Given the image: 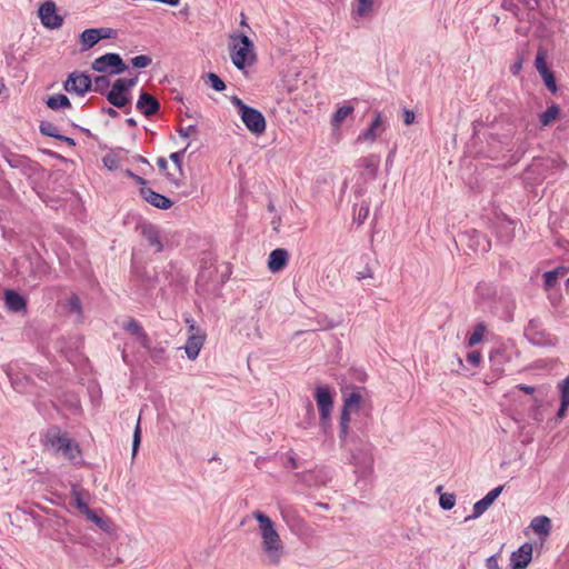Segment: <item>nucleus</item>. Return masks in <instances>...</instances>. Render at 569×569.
Masks as SVG:
<instances>
[{
	"label": "nucleus",
	"instance_id": "nucleus-21",
	"mask_svg": "<svg viewBox=\"0 0 569 569\" xmlns=\"http://www.w3.org/2000/svg\"><path fill=\"white\" fill-rule=\"evenodd\" d=\"M204 342V336L203 335H197L192 333L189 336L187 343L184 346V351L190 360H194L200 352V349L202 348Z\"/></svg>",
	"mask_w": 569,
	"mask_h": 569
},
{
	"label": "nucleus",
	"instance_id": "nucleus-11",
	"mask_svg": "<svg viewBox=\"0 0 569 569\" xmlns=\"http://www.w3.org/2000/svg\"><path fill=\"white\" fill-rule=\"evenodd\" d=\"M4 160L10 168L20 170L24 176H32L38 168V163L36 161L23 154L7 152L4 154Z\"/></svg>",
	"mask_w": 569,
	"mask_h": 569
},
{
	"label": "nucleus",
	"instance_id": "nucleus-3",
	"mask_svg": "<svg viewBox=\"0 0 569 569\" xmlns=\"http://www.w3.org/2000/svg\"><path fill=\"white\" fill-rule=\"evenodd\" d=\"M343 405L339 422V439L345 445H349V423L351 413H358L363 411L368 416V411L365 410L363 398L360 392V388L351 387V392L347 393L342 391Z\"/></svg>",
	"mask_w": 569,
	"mask_h": 569
},
{
	"label": "nucleus",
	"instance_id": "nucleus-49",
	"mask_svg": "<svg viewBox=\"0 0 569 569\" xmlns=\"http://www.w3.org/2000/svg\"><path fill=\"white\" fill-rule=\"evenodd\" d=\"M103 164L109 170H117L119 168V159L113 153H107L103 159Z\"/></svg>",
	"mask_w": 569,
	"mask_h": 569
},
{
	"label": "nucleus",
	"instance_id": "nucleus-64",
	"mask_svg": "<svg viewBox=\"0 0 569 569\" xmlns=\"http://www.w3.org/2000/svg\"><path fill=\"white\" fill-rule=\"evenodd\" d=\"M415 112L409 110V109H405L403 110V122L405 124L409 126V124H412L415 122Z\"/></svg>",
	"mask_w": 569,
	"mask_h": 569
},
{
	"label": "nucleus",
	"instance_id": "nucleus-17",
	"mask_svg": "<svg viewBox=\"0 0 569 569\" xmlns=\"http://www.w3.org/2000/svg\"><path fill=\"white\" fill-rule=\"evenodd\" d=\"M289 260V252L283 248L272 250L268 259V268L271 272L276 273L281 271Z\"/></svg>",
	"mask_w": 569,
	"mask_h": 569
},
{
	"label": "nucleus",
	"instance_id": "nucleus-45",
	"mask_svg": "<svg viewBox=\"0 0 569 569\" xmlns=\"http://www.w3.org/2000/svg\"><path fill=\"white\" fill-rule=\"evenodd\" d=\"M147 350L149 351L150 358L154 363L161 365L167 360L166 350L163 347H151L150 346V348Z\"/></svg>",
	"mask_w": 569,
	"mask_h": 569
},
{
	"label": "nucleus",
	"instance_id": "nucleus-15",
	"mask_svg": "<svg viewBox=\"0 0 569 569\" xmlns=\"http://www.w3.org/2000/svg\"><path fill=\"white\" fill-rule=\"evenodd\" d=\"M136 107L147 118H151L160 111V102L146 91H141Z\"/></svg>",
	"mask_w": 569,
	"mask_h": 569
},
{
	"label": "nucleus",
	"instance_id": "nucleus-30",
	"mask_svg": "<svg viewBox=\"0 0 569 569\" xmlns=\"http://www.w3.org/2000/svg\"><path fill=\"white\" fill-rule=\"evenodd\" d=\"M8 377L11 381V386L16 391L21 393L28 391V385L30 383V379L28 377L20 373L10 372H8Z\"/></svg>",
	"mask_w": 569,
	"mask_h": 569
},
{
	"label": "nucleus",
	"instance_id": "nucleus-63",
	"mask_svg": "<svg viewBox=\"0 0 569 569\" xmlns=\"http://www.w3.org/2000/svg\"><path fill=\"white\" fill-rule=\"evenodd\" d=\"M126 174L128 177H130L131 179H133L138 184H140L141 187H146L147 184V180L136 173H133L131 170L127 169L126 170Z\"/></svg>",
	"mask_w": 569,
	"mask_h": 569
},
{
	"label": "nucleus",
	"instance_id": "nucleus-55",
	"mask_svg": "<svg viewBox=\"0 0 569 569\" xmlns=\"http://www.w3.org/2000/svg\"><path fill=\"white\" fill-rule=\"evenodd\" d=\"M358 281H362L367 278H373V270L369 266V262H366L365 269L362 271H358L356 274Z\"/></svg>",
	"mask_w": 569,
	"mask_h": 569
},
{
	"label": "nucleus",
	"instance_id": "nucleus-1",
	"mask_svg": "<svg viewBox=\"0 0 569 569\" xmlns=\"http://www.w3.org/2000/svg\"><path fill=\"white\" fill-rule=\"evenodd\" d=\"M252 516L259 523L263 552L268 556L270 563L278 565L283 552V543L276 530L274 523L262 511L257 510Z\"/></svg>",
	"mask_w": 569,
	"mask_h": 569
},
{
	"label": "nucleus",
	"instance_id": "nucleus-27",
	"mask_svg": "<svg viewBox=\"0 0 569 569\" xmlns=\"http://www.w3.org/2000/svg\"><path fill=\"white\" fill-rule=\"evenodd\" d=\"M46 104L48 108H50L52 110H58L61 108H71V102H70L69 98L63 93H56V94L50 96L46 100Z\"/></svg>",
	"mask_w": 569,
	"mask_h": 569
},
{
	"label": "nucleus",
	"instance_id": "nucleus-20",
	"mask_svg": "<svg viewBox=\"0 0 569 569\" xmlns=\"http://www.w3.org/2000/svg\"><path fill=\"white\" fill-rule=\"evenodd\" d=\"M532 559V546L528 542L521 545L510 556V565H525L527 567Z\"/></svg>",
	"mask_w": 569,
	"mask_h": 569
},
{
	"label": "nucleus",
	"instance_id": "nucleus-2",
	"mask_svg": "<svg viewBox=\"0 0 569 569\" xmlns=\"http://www.w3.org/2000/svg\"><path fill=\"white\" fill-rule=\"evenodd\" d=\"M43 447L53 453H62L69 460H76L81 457V450L74 440L62 432L60 427L51 426L42 438Z\"/></svg>",
	"mask_w": 569,
	"mask_h": 569
},
{
	"label": "nucleus",
	"instance_id": "nucleus-26",
	"mask_svg": "<svg viewBox=\"0 0 569 569\" xmlns=\"http://www.w3.org/2000/svg\"><path fill=\"white\" fill-rule=\"evenodd\" d=\"M507 355L503 349L497 348L492 349L489 353V361L491 363V368L501 373L503 371V363L507 361Z\"/></svg>",
	"mask_w": 569,
	"mask_h": 569
},
{
	"label": "nucleus",
	"instance_id": "nucleus-25",
	"mask_svg": "<svg viewBox=\"0 0 569 569\" xmlns=\"http://www.w3.org/2000/svg\"><path fill=\"white\" fill-rule=\"evenodd\" d=\"M382 123V117L380 111H375V118L372 119L369 128L359 134L358 140L375 141L377 138V128Z\"/></svg>",
	"mask_w": 569,
	"mask_h": 569
},
{
	"label": "nucleus",
	"instance_id": "nucleus-35",
	"mask_svg": "<svg viewBox=\"0 0 569 569\" xmlns=\"http://www.w3.org/2000/svg\"><path fill=\"white\" fill-rule=\"evenodd\" d=\"M568 273L565 268H557L555 270H550L543 273L545 286L546 288H552L556 286L559 277H566Z\"/></svg>",
	"mask_w": 569,
	"mask_h": 569
},
{
	"label": "nucleus",
	"instance_id": "nucleus-31",
	"mask_svg": "<svg viewBox=\"0 0 569 569\" xmlns=\"http://www.w3.org/2000/svg\"><path fill=\"white\" fill-rule=\"evenodd\" d=\"M560 116V108L558 104L556 103H552L551 106H549L546 111H543L540 116H539V120H540V123L543 126V127H547L549 126L553 120H556L558 117Z\"/></svg>",
	"mask_w": 569,
	"mask_h": 569
},
{
	"label": "nucleus",
	"instance_id": "nucleus-24",
	"mask_svg": "<svg viewBox=\"0 0 569 569\" xmlns=\"http://www.w3.org/2000/svg\"><path fill=\"white\" fill-rule=\"evenodd\" d=\"M530 528L539 536H548L551 531V520L547 516H537L531 520Z\"/></svg>",
	"mask_w": 569,
	"mask_h": 569
},
{
	"label": "nucleus",
	"instance_id": "nucleus-7",
	"mask_svg": "<svg viewBox=\"0 0 569 569\" xmlns=\"http://www.w3.org/2000/svg\"><path fill=\"white\" fill-rule=\"evenodd\" d=\"M565 167L566 162L560 157L535 158L526 171L545 179L548 172L562 170Z\"/></svg>",
	"mask_w": 569,
	"mask_h": 569
},
{
	"label": "nucleus",
	"instance_id": "nucleus-43",
	"mask_svg": "<svg viewBox=\"0 0 569 569\" xmlns=\"http://www.w3.org/2000/svg\"><path fill=\"white\" fill-rule=\"evenodd\" d=\"M206 78H207V83L214 90V91H218V92H221L226 89V83L224 81L218 76L214 72H208L206 74Z\"/></svg>",
	"mask_w": 569,
	"mask_h": 569
},
{
	"label": "nucleus",
	"instance_id": "nucleus-46",
	"mask_svg": "<svg viewBox=\"0 0 569 569\" xmlns=\"http://www.w3.org/2000/svg\"><path fill=\"white\" fill-rule=\"evenodd\" d=\"M456 505V496L453 493H441L439 497V506L443 510H451Z\"/></svg>",
	"mask_w": 569,
	"mask_h": 569
},
{
	"label": "nucleus",
	"instance_id": "nucleus-28",
	"mask_svg": "<svg viewBox=\"0 0 569 569\" xmlns=\"http://www.w3.org/2000/svg\"><path fill=\"white\" fill-rule=\"evenodd\" d=\"M380 164V157L377 154H369L360 159V167L372 177L376 176Z\"/></svg>",
	"mask_w": 569,
	"mask_h": 569
},
{
	"label": "nucleus",
	"instance_id": "nucleus-47",
	"mask_svg": "<svg viewBox=\"0 0 569 569\" xmlns=\"http://www.w3.org/2000/svg\"><path fill=\"white\" fill-rule=\"evenodd\" d=\"M152 59L150 56L140 54L131 59V64L133 68L143 69L151 64Z\"/></svg>",
	"mask_w": 569,
	"mask_h": 569
},
{
	"label": "nucleus",
	"instance_id": "nucleus-41",
	"mask_svg": "<svg viewBox=\"0 0 569 569\" xmlns=\"http://www.w3.org/2000/svg\"><path fill=\"white\" fill-rule=\"evenodd\" d=\"M93 90L100 94H106L110 87V79L108 76H97L92 80Z\"/></svg>",
	"mask_w": 569,
	"mask_h": 569
},
{
	"label": "nucleus",
	"instance_id": "nucleus-5",
	"mask_svg": "<svg viewBox=\"0 0 569 569\" xmlns=\"http://www.w3.org/2000/svg\"><path fill=\"white\" fill-rule=\"evenodd\" d=\"M231 103L238 109L246 128L253 134L260 136L266 131L267 122L261 111L246 104L239 97H231Z\"/></svg>",
	"mask_w": 569,
	"mask_h": 569
},
{
	"label": "nucleus",
	"instance_id": "nucleus-53",
	"mask_svg": "<svg viewBox=\"0 0 569 569\" xmlns=\"http://www.w3.org/2000/svg\"><path fill=\"white\" fill-rule=\"evenodd\" d=\"M369 204L363 202L357 213V221L359 224L363 223L369 216Z\"/></svg>",
	"mask_w": 569,
	"mask_h": 569
},
{
	"label": "nucleus",
	"instance_id": "nucleus-39",
	"mask_svg": "<svg viewBox=\"0 0 569 569\" xmlns=\"http://www.w3.org/2000/svg\"><path fill=\"white\" fill-rule=\"evenodd\" d=\"M486 330H487L486 323L478 322L475 326L473 332L468 338V346L473 347V346L478 345L482 340L483 333Z\"/></svg>",
	"mask_w": 569,
	"mask_h": 569
},
{
	"label": "nucleus",
	"instance_id": "nucleus-61",
	"mask_svg": "<svg viewBox=\"0 0 569 569\" xmlns=\"http://www.w3.org/2000/svg\"><path fill=\"white\" fill-rule=\"evenodd\" d=\"M477 292L485 297H489L493 293V291L491 290L490 286H488L487 283H478L477 288H476Z\"/></svg>",
	"mask_w": 569,
	"mask_h": 569
},
{
	"label": "nucleus",
	"instance_id": "nucleus-19",
	"mask_svg": "<svg viewBox=\"0 0 569 569\" xmlns=\"http://www.w3.org/2000/svg\"><path fill=\"white\" fill-rule=\"evenodd\" d=\"M467 234L470 238V248H472L476 251H481L483 253L490 250L491 242L486 234L475 229L470 230Z\"/></svg>",
	"mask_w": 569,
	"mask_h": 569
},
{
	"label": "nucleus",
	"instance_id": "nucleus-8",
	"mask_svg": "<svg viewBox=\"0 0 569 569\" xmlns=\"http://www.w3.org/2000/svg\"><path fill=\"white\" fill-rule=\"evenodd\" d=\"M67 92L84 96L92 90V79L87 73L71 72L63 83Z\"/></svg>",
	"mask_w": 569,
	"mask_h": 569
},
{
	"label": "nucleus",
	"instance_id": "nucleus-32",
	"mask_svg": "<svg viewBox=\"0 0 569 569\" xmlns=\"http://www.w3.org/2000/svg\"><path fill=\"white\" fill-rule=\"evenodd\" d=\"M501 8L510 11L519 21H526V19H529V16L522 12L519 3L516 0H502Z\"/></svg>",
	"mask_w": 569,
	"mask_h": 569
},
{
	"label": "nucleus",
	"instance_id": "nucleus-38",
	"mask_svg": "<svg viewBox=\"0 0 569 569\" xmlns=\"http://www.w3.org/2000/svg\"><path fill=\"white\" fill-rule=\"evenodd\" d=\"M353 111L352 106H342L338 108L332 114L331 124L333 127H339L342 121Z\"/></svg>",
	"mask_w": 569,
	"mask_h": 569
},
{
	"label": "nucleus",
	"instance_id": "nucleus-62",
	"mask_svg": "<svg viewBox=\"0 0 569 569\" xmlns=\"http://www.w3.org/2000/svg\"><path fill=\"white\" fill-rule=\"evenodd\" d=\"M568 407H569V399L560 398V406H559V409L557 411V417L558 418L565 417Z\"/></svg>",
	"mask_w": 569,
	"mask_h": 569
},
{
	"label": "nucleus",
	"instance_id": "nucleus-52",
	"mask_svg": "<svg viewBox=\"0 0 569 569\" xmlns=\"http://www.w3.org/2000/svg\"><path fill=\"white\" fill-rule=\"evenodd\" d=\"M108 92L129 93V89L127 88L123 78H119L113 82L111 89Z\"/></svg>",
	"mask_w": 569,
	"mask_h": 569
},
{
	"label": "nucleus",
	"instance_id": "nucleus-58",
	"mask_svg": "<svg viewBox=\"0 0 569 569\" xmlns=\"http://www.w3.org/2000/svg\"><path fill=\"white\" fill-rule=\"evenodd\" d=\"M178 132L181 138H189L191 134L198 132V129L196 124H190L186 128H180Z\"/></svg>",
	"mask_w": 569,
	"mask_h": 569
},
{
	"label": "nucleus",
	"instance_id": "nucleus-42",
	"mask_svg": "<svg viewBox=\"0 0 569 569\" xmlns=\"http://www.w3.org/2000/svg\"><path fill=\"white\" fill-rule=\"evenodd\" d=\"M547 50L543 47H539L535 60V67L538 73H541L549 69L547 66Z\"/></svg>",
	"mask_w": 569,
	"mask_h": 569
},
{
	"label": "nucleus",
	"instance_id": "nucleus-36",
	"mask_svg": "<svg viewBox=\"0 0 569 569\" xmlns=\"http://www.w3.org/2000/svg\"><path fill=\"white\" fill-rule=\"evenodd\" d=\"M87 519L94 522L104 532H111L112 523L108 518L98 516L92 509L91 513L86 515Z\"/></svg>",
	"mask_w": 569,
	"mask_h": 569
},
{
	"label": "nucleus",
	"instance_id": "nucleus-10",
	"mask_svg": "<svg viewBox=\"0 0 569 569\" xmlns=\"http://www.w3.org/2000/svg\"><path fill=\"white\" fill-rule=\"evenodd\" d=\"M38 12L41 23L48 29H58L63 23V18L57 13L56 3L51 0L42 3Z\"/></svg>",
	"mask_w": 569,
	"mask_h": 569
},
{
	"label": "nucleus",
	"instance_id": "nucleus-56",
	"mask_svg": "<svg viewBox=\"0 0 569 569\" xmlns=\"http://www.w3.org/2000/svg\"><path fill=\"white\" fill-rule=\"evenodd\" d=\"M467 361L473 366V367H478L480 365V361H481V353L477 350H473L471 352H469L467 355Z\"/></svg>",
	"mask_w": 569,
	"mask_h": 569
},
{
	"label": "nucleus",
	"instance_id": "nucleus-51",
	"mask_svg": "<svg viewBox=\"0 0 569 569\" xmlns=\"http://www.w3.org/2000/svg\"><path fill=\"white\" fill-rule=\"evenodd\" d=\"M373 0H358V14L360 17H365L368 12L372 10Z\"/></svg>",
	"mask_w": 569,
	"mask_h": 569
},
{
	"label": "nucleus",
	"instance_id": "nucleus-29",
	"mask_svg": "<svg viewBox=\"0 0 569 569\" xmlns=\"http://www.w3.org/2000/svg\"><path fill=\"white\" fill-rule=\"evenodd\" d=\"M71 498H72V505L76 508H78L81 511V513H83V515L91 513V508L83 500L82 492L77 486H72Z\"/></svg>",
	"mask_w": 569,
	"mask_h": 569
},
{
	"label": "nucleus",
	"instance_id": "nucleus-4",
	"mask_svg": "<svg viewBox=\"0 0 569 569\" xmlns=\"http://www.w3.org/2000/svg\"><path fill=\"white\" fill-rule=\"evenodd\" d=\"M230 57L234 67L243 70L246 66H251L257 61L253 42L244 33H233L230 36Z\"/></svg>",
	"mask_w": 569,
	"mask_h": 569
},
{
	"label": "nucleus",
	"instance_id": "nucleus-13",
	"mask_svg": "<svg viewBox=\"0 0 569 569\" xmlns=\"http://www.w3.org/2000/svg\"><path fill=\"white\" fill-rule=\"evenodd\" d=\"M141 198L154 208L168 210L173 206V201L168 197L154 191L148 187H141L139 190Z\"/></svg>",
	"mask_w": 569,
	"mask_h": 569
},
{
	"label": "nucleus",
	"instance_id": "nucleus-48",
	"mask_svg": "<svg viewBox=\"0 0 569 569\" xmlns=\"http://www.w3.org/2000/svg\"><path fill=\"white\" fill-rule=\"evenodd\" d=\"M141 443V427H140V418L137 421L134 431H133V439H132V458L136 457L139 447Z\"/></svg>",
	"mask_w": 569,
	"mask_h": 569
},
{
	"label": "nucleus",
	"instance_id": "nucleus-54",
	"mask_svg": "<svg viewBox=\"0 0 569 569\" xmlns=\"http://www.w3.org/2000/svg\"><path fill=\"white\" fill-rule=\"evenodd\" d=\"M560 398L569 399V375L558 385Z\"/></svg>",
	"mask_w": 569,
	"mask_h": 569
},
{
	"label": "nucleus",
	"instance_id": "nucleus-22",
	"mask_svg": "<svg viewBox=\"0 0 569 569\" xmlns=\"http://www.w3.org/2000/svg\"><path fill=\"white\" fill-rule=\"evenodd\" d=\"M80 51H87L99 42V36L97 29L90 28L83 30L79 36Z\"/></svg>",
	"mask_w": 569,
	"mask_h": 569
},
{
	"label": "nucleus",
	"instance_id": "nucleus-12",
	"mask_svg": "<svg viewBox=\"0 0 569 569\" xmlns=\"http://www.w3.org/2000/svg\"><path fill=\"white\" fill-rule=\"evenodd\" d=\"M505 488V485L498 486L490 490L482 499L477 501L473 505L472 513L465 518V521H469L472 519L479 518L483 512L488 510V508L495 502V500L500 496Z\"/></svg>",
	"mask_w": 569,
	"mask_h": 569
},
{
	"label": "nucleus",
	"instance_id": "nucleus-18",
	"mask_svg": "<svg viewBox=\"0 0 569 569\" xmlns=\"http://www.w3.org/2000/svg\"><path fill=\"white\" fill-rule=\"evenodd\" d=\"M4 302L7 308L12 312H26L27 301L26 299L13 289L4 290Z\"/></svg>",
	"mask_w": 569,
	"mask_h": 569
},
{
	"label": "nucleus",
	"instance_id": "nucleus-23",
	"mask_svg": "<svg viewBox=\"0 0 569 569\" xmlns=\"http://www.w3.org/2000/svg\"><path fill=\"white\" fill-rule=\"evenodd\" d=\"M525 337L532 346L546 347L553 345V338L550 335H547L542 329L525 333Z\"/></svg>",
	"mask_w": 569,
	"mask_h": 569
},
{
	"label": "nucleus",
	"instance_id": "nucleus-33",
	"mask_svg": "<svg viewBox=\"0 0 569 569\" xmlns=\"http://www.w3.org/2000/svg\"><path fill=\"white\" fill-rule=\"evenodd\" d=\"M106 98L110 104L116 108L122 109L130 102L129 93H116V92H107Z\"/></svg>",
	"mask_w": 569,
	"mask_h": 569
},
{
	"label": "nucleus",
	"instance_id": "nucleus-60",
	"mask_svg": "<svg viewBox=\"0 0 569 569\" xmlns=\"http://www.w3.org/2000/svg\"><path fill=\"white\" fill-rule=\"evenodd\" d=\"M541 330V322L539 319H531L526 329H525V333H528V332H532V331H539Z\"/></svg>",
	"mask_w": 569,
	"mask_h": 569
},
{
	"label": "nucleus",
	"instance_id": "nucleus-50",
	"mask_svg": "<svg viewBox=\"0 0 569 569\" xmlns=\"http://www.w3.org/2000/svg\"><path fill=\"white\" fill-rule=\"evenodd\" d=\"M189 144L180 150V151H177V152H172L169 158L170 160L174 163V166L179 169L180 173L182 174V158L188 149Z\"/></svg>",
	"mask_w": 569,
	"mask_h": 569
},
{
	"label": "nucleus",
	"instance_id": "nucleus-34",
	"mask_svg": "<svg viewBox=\"0 0 569 569\" xmlns=\"http://www.w3.org/2000/svg\"><path fill=\"white\" fill-rule=\"evenodd\" d=\"M519 3L522 12L529 16V19H526L528 22L535 21V11L539 8V0H516Z\"/></svg>",
	"mask_w": 569,
	"mask_h": 569
},
{
	"label": "nucleus",
	"instance_id": "nucleus-40",
	"mask_svg": "<svg viewBox=\"0 0 569 569\" xmlns=\"http://www.w3.org/2000/svg\"><path fill=\"white\" fill-rule=\"evenodd\" d=\"M67 309L70 313L77 315L78 318H82L83 316L81 300L76 293H72L68 299Z\"/></svg>",
	"mask_w": 569,
	"mask_h": 569
},
{
	"label": "nucleus",
	"instance_id": "nucleus-59",
	"mask_svg": "<svg viewBox=\"0 0 569 569\" xmlns=\"http://www.w3.org/2000/svg\"><path fill=\"white\" fill-rule=\"evenodd\" d=\"M499 553H495L486 559L487 569H501L498 563Z\"/></svg>",
	"mask_w": 569,
	"mask_h": 569
},
{
	"label": "nucleus",
	"instance_id": "nucleus-57",
	"mask_svg": "<svg viewBox=\"0 0 569 569\" xmlns=\"http://www.w3.org/2000/svg\"><path fill=\"white\" fill-rule=\"evenodd\" d=\"M96 29H97V32L99 36V41L102 39H110L116 34V30L111 29V28H96Z\"/></svg>",
	"mask_w": 569,
	"mask_h": 569
},
{
	"label": "nucleus",
	"instance_id": "nucleus-6",
	"mask_svg": "<svg viewBox=\"0 0 569 569\" xmlns=\"http://www.w3.org/2000/svg\"><path fill=\"white\" fill-rule=\"evenodd\" d=\"M91 69L100 73L120 74L128 69V66L123 62L119 53L108 52L96 58L91 64Z\"/></svg>",
	"mask_w": 569,
	"mask_h": 569
},
{
	"label": "nucleus",
	"instance_id": "nucleus-16",
	"mask_svg": "<svg viewBox=\"0 0 569 569\" xmlns=\"http://www.w3.org/2000/svg\"><path fill=\"white\" fill-rule=\"evenodd\" d=\"M122 329L136 337L137 341L144 349L150 348V338L143 327L134 318H130L122 325Z\"/></svg>",
	"mask_w": 569,
	"mask_h": 569
},
{
	"label": "nucleus",
	"instance_id": "nucleus-14",
	"mask_svg": "<svg viewBox=\"0 0 569 569\" xmlns=\"http://www.w3.org/2000/svg\"><path fill=\"white\" fill-rule=\"evenodd\" d=\"M141 234L143 239L147 241L148 246L153 248L156 253H159L163 250V244L161 241L160 229L158 226L151 222H143L140 226Z\"/></svg>",
	"mask_w": 569,
	"mask_h": 569
},
{
	"label": "nucleus",
	"instance_id": "nucleus-44",
	"mask_svg": "<svg viewBox=\"0 0 569 569\" xmlns=\"http://www.w3.org/2000/svg\"><path fill=\"white\" fill-rule=\"evenodd\" d=\"M543 80V84L551 92L556 93L558 91L557 82L553 72L548 69L541 73H539Z\"/></svg>",
	"mask_w": 569,
	"mask_h": 569
},
{
	"label": "nucleus",
	"instance_id": "nucleus-9",
	"mask_svg": "<svg viewBox=\"0 0 569 569\" xmlns=\"http://www.w3.org/2000/svg\"><path fill=\"white\" fill-rule=\"evenodd\" d=\"M315 398L320 412V420L322 423H326L333 408V399L330 389L327 386H317Z\"/></svg>",
	"mask_w": 569,
	"mask_h": 569
},
{
	"label": "nucleus",
	"instance_id": "nucleus-37",
	"mask_svg": "<svg viewBox=\"0 0 569 569\" xmlns=\"http://www.w3.org/2000/svg\"><path fill=\"white\" fill-rule=\"evenodd\" d=\"M39 131L41 134L50 138H61V133L59 132L57 126H54L51 121L42 120L39 124Z\"/></svg>",
	"mask_w": 569,
	"mask_h": 569
}]
</instances>
